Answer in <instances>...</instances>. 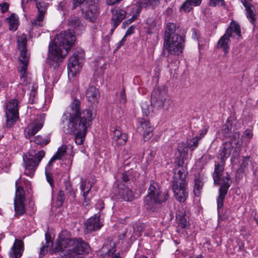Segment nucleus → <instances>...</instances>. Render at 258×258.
<instances>
[{
    "mask_svg": "<svg viewBox=\"0 0 258 258\" xmlns=\"http://www.w3.org/2000/svg\"><path fill=\"white\" fill-rule=\"evenodd\" d=\"M81 102L75 98L62 116V131L66 134H75V141L77 145L83 144L88 128L93 120L91 111L81 110Z\"/></svg>",
    "mask_w": 258,
    "mask_h": 258,
    "instance_id": "1",
    "label": "nucleus"
},
{
    "mask_svg": "<svg viewBox=\"0 0 258 258\" xmlns=\"http://www.w3.org/2000/svg\"><path fill=\"white\" fill-rule=\"evenodd\" d=\"M76 40L73 33H58L50 42L46 63L55 68L66 57Z\"/></svg>",
    "mask_w": 258,
    "mask_h": 258,
    "instance_id": "2",
    "label": "nucleus"
},
{
    "mask_svg": "<svg viewBox=\"0 0 258 258\" xmlns=\"http://www.w3.org/2000/svg\"><path fill=\"white\" fill-rule=\"evenodd\" d=\"M167 192H162L161 186L158 182L151 180L148 189V195L144 198L145 206L151 212L159 209L163 203L168 198Z\"/></svg>",
    "mask_w": 258,
    "mask_h": 258,
    "instance_id": "3",
    "label": "nucleus"
},
{
    "mask_svg": "<svg viewBox=\"0 0 258 258\" xmlns=\"http://www.w3.org/2000/svg\"><path fill=\"white\" fill-rule=\"evenodd\" d=\"M185 43L183 33H164L163 46V55H179L183 52Z\"/></svg>",
    "mask_w": 258,
    "mask_h": 258,
    "instance_id": "4",
    "label": "nucleus"
},
{
    "mask_svg": "<svg viewBox=\"0 0 258 258\" xmlns=\"http://www.w3.org/2000/svg\"><path fill=\"white\" fill-rule=\"evenodd\" d=\"M187 173L182 167L175 169L172 180V191L175 199L180 203H184L188 197L186 180Z\"/></svg>",
    "mask_w": 258,
    "mask_h": 258,
    "instance_id": "5",
    "label": "nucleus"
},
{
    "mask_svg": "<svg viewBox=\"0 0 258 258\" xmlns=\"http://www.w3.org/2000/svg\"><path fill=\"white\" fill-rule=\"evenodd\" d=\"M17 45L20 51L19 58L20 61L19 72L20 74V78L22 79L26 76V71L29 60V54H28L27 52V38L24 33L18 36Z\"/></svg>",
    "mask_w": 258,
    "mask_h": 258,
    "instance_id": "6",
    "label": "nucleus"
},
{
    "mask_svg": "<svg viewBox=\"0 0 258 258\" xmlns=\"http://www.w3.org/2000/svg\"><path fill=\"white\" fill-rule=\"evenodd\" d=\"M45 154V152L41 150L38 152L34 155L30 153L28 154V155H23V160L25 168L24 174L27 176L32 177Z\"/></svg>",
    "mask_w": 258,
    "mask_h": 258,
    "instance_id": "7",
    "label": "nucleus"
},
{
    "mask_svg": "<svg viewBox=\"0 0 258 258\" xmlns=\"http://www.w3.org/2000/svg\"><path fill=\"white\" fill-rule=\"evenodd\" d=\"M166 93L165 90L159 88L153 90L151 94V105L158 109L168 110L172 106L173 102L166 98Z\"/></svg>",
    "mask_w": 258,
    "mask_h": 258,
    "instance_id": "8",
    "label": "nucleus"
},
{
    "mask_svg": "<svg viewBox=\"0 0 258 258\" xmlns=\"http://www.w3.org/2000/svg\"><path fill=\"white\" fill-rule=\"evenodd\" d=\"M80 7L84 18L90 22H94L99 14L97 4L94 1H86L82 2Z\"/></svg>",
    "mask_w": 258,
    "mask_h": 258,
    "instance_id": "9",
    "label": "nucleus"
},
{
    "mask_svg": "<svg viewBox=\"0 0 258 258\" xmlns=\"http://www.w3.org/2000/svg\"><path fill=\"white\" fill-rule=\"evenodd\" d=\"M18 101L17 99L10 100L7 104L6 115V125L11 127L16 122L18 118Z\"/></svg>",
    "mask_w": 258,
    "mask_h": 258,
    "instance_id": "10",
    "label": "nucleus"
},
{
    "mask_svg": "<svg viewBox=\"0 0 258 258\" xmlns=\"http://www.w3.org/2000/svg\"><path fill=\"white\" fill-rule=\"evenodd\" d=\"M73 243H74V239L71 238L69 232L67 230L62 231L56 240L55 246L53 251L57 252L63 251L66 248L71 249Z\"/></svg>",
    "mask_w": 258,
    "mask_h": 258,
    "instance_id": "11",
    "label": "nucleus"
},
{
    "mask_svg": "<svg viewBox=\"0 0 258 258\" xmlns=\"http://www.w3.org/2000/svg\"><path fill=\"white\" fill-rule=\"evenodd\" d=\"M36 5L38 12V15L32 22V30L36 31L37 27H42L43 25V20L48 4L42 0H35Z\"/></svg>",
    "mask_w": 258,
    "mask_h": 258,
    "instance_id": "12",
    "label": "nucleus"
},
{
    "mask_svg": "<svg viewBox=\"0 0 258 258\" xmlns=\"http://www.w3.org/2000/svg\"><path fill=\"white\" fill-rule=\"evenodd\" d=\"M239 135L238 132L235 133L231 141L226 142L223 144L219 151L221 160L223 159L225 161L233 151H236V147L238 144V140H237L236 138H239Z\"/></svg>",
    "mask_w": 258,
    "mask_h": 258,
    "instance_id": "13",
    "label": "nucleus"
},
{
    "mask_svg": "<svg viewBox=\"0 0 258 258\" xmlns=\"http://www.w3.org/2000/svg\"><path fill=\"white\" fill-rule=\"evenodd\" d=\"M90 249L89 245L80 238H75L72 247L69 250L71 256H74L75 254H83L88 253Z\"/></svg>",
    "mask_w": 258,
    "mask_h": 258,
    "instance_id": "14",
    "label": "nucleus"
},
{
    "mask_svg": "<svg viewBox=\"0 0 258 258\" xmlns=\"http://www.w3.org/2000/svg\"><path fill=\"white\" fill-rule=\"evenodd\" d=\"M44 121V114L40 115L37 117L33 123L28 125L25 130V136L27 138L35 135L43 126Z\"/></svg>",
    "mask_w": 258,
    "mask_h": 258,
    "instance_id": "15",
    "label": "nucleus"
},
{
    "mask_svg": "<svg viewBox=\"0 0 258 258\" xmlns=\"http://www.w3.org/2000/svg\"><path fill=\"white\" fill-rule=\"evenodd\" d=\"M153 127L150 122L144 118H139L137 132L142 135L145 139L148 140L153 136Z\"/></svg>",
    "mask_w": 258,
    "mask_h": 258,
    "instance_id": "16",
    "label": "nucleus"
},
{
    "mask_svg": "<svg viewBox=\"0 0 258 258\" xmlns=\"http://www.w3.org/2000/svg\"><path fill=\"white\" fill-rule=\"evenodd\" d=\"M68 65L69 76L71 74L74 76L75 74L79 72L82 68L80 57L75 53L70 57Z\"/></svg>",
    "mask_w": 258,
    "mask_h": 258,
    "instance_id": "17",
    "label": "nucleus"
},
{
    "mask_svg": "<svg viewBox=\"0 0 258 258\" xmlns=\"http://www.w3.org/2000/svg\"><path fill=\"white\" fill-rule=\"evenodd\" d=\"M117 196L118 199H121L124 201L131 202L134 200L135 195L133 191L124 184L118 185V192Z\"/></svg>",
    "mask_w": 258,
    "mask_h": 258,
    "instance_id": "18",
    "label": "nucleus"
},
{
    "mask_svg": "<svg viewBox=\"0 0 258 258\" xmlns=\"http://www.w3.org/2000/svg\"><path fill=\"white\" fill-rule=\"evenodd\" d=\"M102 226V224L100 221V216H95L89 218L85 223V232L90 233L92 231L100 229Z\"/></svg>",
    "mask_w": 258,
    "mask_h": 258,
    "instance_id": "19",
    "label": "nucleus"
},
{
    "mask_svg": "<svg viewBox=\"0 0 258 258\" xmlns=\"http://www.w3.org/2000/svg\"><path fill=\"white\" fill-rule=\"evenodd\" d=\"M140 12L141 8L139 7H136L134 13L132 16V17L127 20H125L123 22L122 25V27L124 28L128 27V29L126 32H134L136 30H138V25H132L131 26H129V25L131 23H132L134 20L137 19V18L139 15Z\"/></svg>",
    "mask_w": 258,
    "mask_h": 258,
    "instance_id": "20",
    "label": "nucleus"
},
{
    "mask_svg": "<svg viewBox=\"0 0 258 258\" xmlns=\"http://www.w3.org/2000/svg\"><path fill=\"white\" fill-rule=\"evenodd\" d=\"M113 141L117 146H121L125 144L127 140V135L123 133L119 126H116L113 132Z\"/></svg>",
    "mask_w": 258,
    "mask_h": 258,
    "instance_id": "21",
    "label": "nucleus"
},
{
    "mask_svg": "<svg viewBox=\"0 0 258 258\" xmlns=\"http://www.w3.org/2000/svg\"><path fill=\"white\" fill-rule=\"evenodd\" d=\"M225 161L221 160L219 162L215 163L214 171L213 173V178L214 184L218 185L220 183V179L224 170Z\"/></svg>",
    "mask_w": 258,
    "mask_h": 258,
    "instance_id": "22",
    "label": "nucleus"
},
{
    "mask_svg": "<svg viewBox=\"0 0 258 258\" xmlns=\"http://www.w3.org/2000/svg\"><path fill=\"white\" fill-rule=\"evenodd\" d=\"M23 242L21 240L16 239L13 246L11 249L9 256L10 258H20L23 251Z\"/></svg>",
    "mask_w": 258,
    "mask_h": 258,
    "instance_id": "23",
    "label": "nucleus"
},
{
    "mask_svg": "<svg viewBox=\"0 0 258 258\" xmlns=\"http://www.w3.org/2000/svg\"><path fill=\"white\" fill-rule=\"evenodd\" d=\"M232 123L229 118L226 120V122L223 124L221 130L219 131V137L221 140H225L230 137L232 134Z\"/></svg>",
    "mask_w": 258,
    "mask_h": 258,
    "instance_id": "24",
    "label": "nucleus"
},
{
    "mask_svg": "<svg viewBox=\"0 0 258 258\" xmlns=\"http://www.w3.org/2000/svg\"><path fill=\"white\" fill-rule=\"evenodd\" d=\"M68 29L69 32H75L77 31H82L84 29V25L81 23V20L77 17H72L69 20Z\"/></svg>",
    "mask_w": 258,
    "mask_h": 258,
    "instance_id": "25",
    "label": "nucleus"
},
{
    "mask_svg": "<svg viewBox=\"0 0 258 258\" xmlns=\"http://www.w3.org/2000/svg\"><path fill=\"white\" fill-rule=\"evenodd\" d=\"M85 95L89 102L95 103L97 102L100 93L98 89L94 86H90L87 89Z\"/></svg>",
    "mask_w": 258,
    "mask_h": 258,
    "instance_id": "26",
    "label": "nucleus"
},
{
    "mask_svg": "<svg viewBox=\"0 0 258 258\" xmlns=\"http://www.w3.org/2000/svg\"><path fill=\"white\" fill-rule=\"evenodd\" d=\"M232 36V33H225L218 42V47L222 48L225 53H227L229 51L230 43V38Z\"/></svg>",
    "mask_w": 258,
    "mask_h": 258,
    "instance_id": "27",
    "label": "nucleus"
},
{
    "mask_svg": "<svg viewBox=\"0 0 258 258\" xmlns=\"http://www.w3.org/2000/svg\"><path fill=\"white\" fill-rule=\"evenodd\" d=\"M221 184L219 191L227 194L229 188L231 184V180L230 178L229 175L226 173V175L222 177L220 179V183Z\"/></svg>",
    "mask_w": 258,
    "mask_h": 258,
    "instance_id": "28",
    "label": "nucleus"
},
{
    "mask_svg": "<svg viewBox=\"0 0 258 258\" xmlns=\"http://www.w3.org/2000/svg\"><path fill=\"white\" fill-rule=\"evenodd\" d=\"M6 22L8 24L9 29L12 31L17 30L19 25V17L15 14H12L6 20Z\"/></svg>",
    "mask_w": 258,
    "mask_h": 258,
    "instance_id": "29",
    "label": "nucleus"
},
{
    "mask_svg": "<svg viewBox=\"0 0 258 258\" xmlns=\"http://www.w3.org/2000/svg\"><path fill=\"white\" fill-rule=\"evenodd\" d=\"M25 200H14L15 215L17 216L23 215L25 212L24 202Z\"/></svg>",
    "mask_w": 258,
    "mask_h": 258,
    "instance_id": "30",
    "label": "nucleus"
},
{
    "mask_svg": "<svg viewBox=\"0 0 258 258\" xmlns=\"http://www.w3.org/2000/svg\"><path fill=\"white\" fill-rule=\"evenodd\" d=\"M112 19L117 20L118 22H121L125 17L126 13L125 10L119 7H115L112 10Z\"/></svg>",
    "mask_w": 258,
    "mask_h": 258,
    "instance_id": "31",
    "label": "nucleus"
},
{
    "mask_svg": "<svg viewBox=\"0 0 258 258\" xmlns=\"http://www.w3.org/2000/svg\"><path fill=\"white\" fill-rule=\"evenodd\" d=\"M67 148L65 145H62L58 148L55 154L52 157L49 161L47 166H51V164L56 160H60L66 153Z\"/></svg>",
    "mask_w": 258,
    "mask_h": 258,
    "instance_id": "32",
    "label": "nucleus"
},
{
    "mask_svg": "<svg viewBox=\"0 0 258 258\" xmlns=\"http://www.w3.org/2000/svg\"><path fill=\"white\" fill-rule=\"evenodd\" d=\"M176 220L178 226L182 228L186 227L188 225L185 211L179 212L178 214H177Z\"/></svg>",
    "mask_w": 258,
    "mask_h": 258,
    "instance_id": "33",
    "label": "nucleus"
},
{
    "mask_svg": "<svg viewBox=\"0 0 258 258\" xmlns=\"http://www.w3.org/2000/svg\"><path fill=\"white\" fill-rule=\"evenodd\" d=\"M70 7H71V9L73 10L72 9V0H62L58 4L57 9L58 11L63 12V14H64L68 11V10Z\"/></svg>",
    "mask_w": 258,
    "mask_h": 258,
    "instance_id": "34",
    "label": "nucleus"
},
{
    "mask_svg": "<svg viewBox=\"0 0 258 258\" xmlns=\"http://www.w3.org/2000/svg\"><path fill=\"white\" fill-rule=\"evenodd\" d=\"M45 244L40 248V255L43 256L48 251V248L52 245L53 242L51 240V236L47 233L45 235Z\"/></svg>",
    "mask_w": 258,
    "mask_h": 258,
    "instance_id": "35",
    "label": "nucleus"
},
{
    "mask_svg": "<svg viewBox=\"0 0 258 258\" xmlns=\"http://www.w3.org/2000/svg\"><path fill=\"white\" fill-rule=\"evenodd\" d=\"M203 186V182L202 179L200 177H196L195 179V184L194 186V192L196 196H200Z\"/></svg>",
    "mask_w": 258,
    "mask_h": 258,
    "instance_id": "36",
    "label": "nucleus"
},
{
    "mask_svg": "<svg viewBox=\"0 0 258 258\" xmlns=\"http://www.w3.org/2000/svg\"><path fill=\"white\" fill-rule=\"evenodd\" d=\"M139 3L146 7L154 9L160 3L161 0H138Z\"/></svg>",
    "mask_w": 258,
    "mask_h": 258,
    "instance_id": "37",
    "label": "nucleus"
},
{
    "mask_svg": "<svg viewBox=\"0 0 258 258\" xmlns=\"http://www.w3.org/2000/svg\"><path fill=\"white\" fill-rule=\"evenodd\" d=\"M245 10L246 11L247 17L249 19L251 23L254 25L256 21L255 15L253 12V10H254V7L251 5L248 7H246Z\"/></svg>",
    "mask_w": 258,
    "mask_h": 258,
    "instance_id": "38",
    "label": "nucleus"
},
{
    "mask_svg": "<svg viewBox=\"0 0 258 258\" xmlns=\"http://www.w3.org/2000/svg\"><path fill=\"white\" fill-rule=\"evenodd\" d=\"M188 146L186 144L184 143H179L177 147V151L180 154V157L184 158L188 152Z\"/></svg>",
    "mask_w": 258,
    "mask_h": 258,
    "instance_id": "39",
    "label": "nucleus"
},
{
    "mask_svg": "<svg viewBox=\"0 0 258 258\" xmlns=\"http://www.w3.org/2000/svg\"><path fill=\"white\" fill-rule=\"evenodd\" d=\"M225 32H241L240 26L236 22L232 21Z\"/></svg>",
    "mask_w": 258,
    "mask_h": 258,
    "instance_id": "40",
    "label": "nucleus"
},
{
    "mask_svg": "<svg viewBox=\"0 0 258 258\" xmlns=\"http://www.w3.org/2000/svg\"><path fill=\"white\" fill-rule=\"evenodd\" d=\"M227 194L219 191V196L217 199V210L218 213H220V210L223 207V202Z\"/></svg>",
    "mask_w": 258,
    "mask_h": 258,
    "instance_id": "41",
    "label": "nucleus"
},
{
    "mask_svg": "<svg viewBox=\"0 0 258 258\" xmlns=\"http://www.w3.org/2000/svg\"><path fill=\"white\" fill-rule=\"evenodd\" d=\"M200 138H198L195 137L193 138L191 140H187L186 143L188 146V148L191 151H193L199 145V141H200Z\"/></svg>",
    "mask_w": 258,
    "mask_h": 258,
    "instance_id": "42",
    "label": "nucleus"
},
{
    "mask_svg": "<svg viewBox=\"0 0 258 258\" xmlns=\"http://www.w3.org/2000/svg\"><path fill=\"white\" fill-rule=\"evenodd\" d=\"M15 200H25V197L24 195V190L21 186L17 187L16 186V190L15 194Z\"/></svg>",
    "mask_w": 258,
    "mask_h": 258,
    "instance_id": "43",
    "label": "nucleus"
},
{
    "mask_svg": "<svg viewBox=\"0 0 258 258\" xmlns=\"http://www.w3.org/2000/svg\"><path fill=\"white\" fill-rule=\"evenodd\" d=\"M50 139L47 138L46 139H43L40 136H37L35 137L34 140V142L37 145L44 146L48 144L50 142Z\"/></svg>",
    "mask_w": 258,
    "mask_h": 258,
    "instance_id": "44",
    "label": "nucleus"
},
{
    "mask_svg": "<svg viewBox=\"0 0 258 258\" xmlns=\"http://www.w3.org/2000/svg\"><path fill=\"white\" fill-rule=\"evenodd\" d=\"M179 31V27L176 24L168 23L166 25V30L164 32H176Z\"/></svg>",
    "mask_w": 258,
    "mask_h": 258,
    "instance_id": "45",
    "label": "nucleus"
},
{
    "mask_svg": "<svg viewBox=\"0 0 258 258\" xmlns=\"http://www.w3.org/2000/svg\"><path fill=\"white\" fill-rule=\"evenodd\" d=\"M64 192L62 190H60L57 195L56 200V205L58 207H60L62 205L64 200Z\"/></svg>",
    "mask_w": 258,
    "mask_h": 258,
    "instance_id": "46",
    "label": "nucleus"
},
{
    "mask_svg": "<svg viewBox=\"0 0 258 258\" xmlns=\"http://www.w3.org/2000/svg\"><path fill=\"white\" fill-rule=\"evenodd\" d=\"M192 6L190 1L186 0L182 5L181 8L183 9L185 12H189L192 9Z\"/></svg>",
    "mask_w": 258,
    "mask_h": 258,
    "instance_id": "47",
    "label": "nucleus"
},
{
    "mask_svg": "<svg viewBox=\"0 0 258 258\" xmlns=\"http://www.w3.org/2000/svg\"><path fill=\"white\" fill-rule=\"evenodd\" d=\"M220 3L221 7H224L226 6L224 0H210V5L212 7H216Z\"/></svg>",
    "mask_w": 258,
    "mask_h": 258,
    "instance_id": "48",
    "label": "nucleus"
},
{
    "mask_svg": "<svg viewBox=\"0 0 258 258\" xmlns=\"http://www.w3.org/2000/svg\"><path fill=\"white\" fill-rule=\"evenodd\" d=\"M126 102V95L125 93V89L123 88L120 93L119 102L120 104H124Z\"/></svg>",
    "mask_w": 258,
    "mask_h": 258,
    "instance_id": "49",
    "label": "nucleus"
},
{
    "mask_svg": "<svg viewBox=\"0 0 258 258\" xmlns=\"http://www.w3.org/2000/svg\"><path fill=\"white\" fill-rule=\"evenodd\" d=\"M131 33H125L124 36L122 38V39L118 43L116 48L114 50V52L117 51L121 46L124 45V42L125 41V38L127 36L130 35Z\"/></svg>",
    "mask_w": 258,
    "mask_h": 258,
    "instance_id": "50",
    "label": "nucleus"
},
{
    "mask_svg": "<svg viewBox=\"0 0 258 258\" xmlns=\"http://www.w3.org/2000/svg\"><path fill=\"white\" fill-rule=\"evenodd\" d=\"M141 107H142L143 114L146 116L149 115L150 111L149 107H148V105L147 104H146V103H143L142 104Z\"/></svg>",
    "mask_w": 258,
    "mask_h": 258,
    "instance_id": "51",
    "label": "nucleus"
},
{
    "mask_svg": "<svg viewBox=\"0 0 258 258\" xmlns=\"http://www.w3.org/2000/svg\"><path fill=\"white\" fill-rule=\"evenodd\" d=\"M208 128V127L205 126L203 127V129L200 131L199 135L196 136L198 138H200V140H201L207 133Z\"/></svg>",
    "mask_w": 258,
    "mask_h": 258,
    "instance_id": "52",
    "label": "nucleus"
},
{
    "mask_svg": "<svg viewBox=\"0 0 258 258\" xmlns=\"http://www.w3.org/2000/svg\"><path fill=\"white\" fill-rule=\"evenodd\" d=\"M89 186L87 185V181L85 179L83 178H81V184H80V189L81 190H84L87 189V187Z\"/></svg>",
    "mask_w": 258,
    "mask_h": 258,
    "instance_id": "53",
    "label": "nucleus"
},
{
    "mask_svg": "<svg viewBox=\"0 0 258 258\" xmlns=\"http://www.w3.org/2000/svg\"><path fill=\"white\" fill-rule=\"evenodd\" d=\"M111 21L113 28L110 29V32H113L115 28L118 25V24L120 22H118V20H113L112 18L111 19Z\"/></svg>",
    "mask_w": 258,
    "mask_h": 258,
    "instance_id": "54",
    "label": "nucleus"
},
{
    "mask_svg": "<svg viewBox=\"0 0 258 258\" xmlns=\"http://www.w3.org/2000/svg\"><path fill=\"white\" fill-rule=\"evenodd\" d=\"M2 13H5L9 9V5L7 3H4L2 5H0Z\"/></svg>",
    "mask_w": 258,
    "mask_h": 258,
    "instance_id": "55",
    "label": "nucleus"
},
{
    "mask_svg": "<svg viewBox=\"0 0 258 258\" xmlns=\"http://www.w3.org/2000/svg\"><path fill=\"white\" fill-rule=\"evenodd\" d=\"M121 178L124 182L128 181L130 179V175L126 172L122 174Z\"/></svg>",
    "mask_w": 258,
    "mask_h": 258,
    "instance_id": "56",
    "label": "nucleus"
},
{
    "mask_svg": "<svg viewBox=\"0 0 258 258\" xmlns=\"http://www.w3.org/2000/svg\"><path fill=\"white\" fill-rule=\"evenodd\" d=\"M91 185H90V186H87V189H85L84 190H82V196L83 197H85V196H88L91 189Z\"/></svg>",
    "mask_w": 258,
    "mask_h": 258,
    "instance_id": "57",
    "label": "nucleus"
},
{
    "mask_svg": "<svg viewBox=\"0 0 258 258\" xmlns=\"http://www.w3.org/2000/svg\"><path fill=\"white\" fill-rule=\"evenodd\" d=\"M128 152L129 151L126 150H124L122 151V154L124 159H128L131 157V154H129Z\"/></svg>",
    "mask_w": 258,
    "mask_h": 258,
    "instance_id": "58",
    "label": "nucleus"
},
{
    "mask_svg": "<svg viewBox=\"0 0 258 258\" xmlns=\"http://www.w3.org/2000/svg\"><path fill=\"white\" fill-rule=\"evenodd\" d=\"M189 1L191 4L194 7L199 6L202 3V0H190Z\"/></svg>",
    "mask_w": 258,
    "mask_h": 258,
    "instance_id": "59",
    "label": "nucleus"
},
{
    "mask_svg": "<svg viewBox=\"0 0 258 258\" xmlns=\"http://www.w3.org/2000/svg\"><path fill=\"white\" fill-rule=\"evenodd\" d=\"M247 165H248V159L244 158L240 165V168L242 169H243L244 168H245L247 166Z\"/></svg>",
    "mask_w": 258,
    "mask_h": 258,
    "instance_id": "60",
    "label": "nucleus"
},
{
    "mask_svg": "<svg viewBox=\"0 0 258 258\" xmlns=\"http://www.w3.org/2000/svg\"><path fill=\"white\" fill-rule=\"evenodd\" d=\"M83 205L85 206H87L90 203V199L88 196L83 197Z\"/></svg>",
    "mask_w": 258,
    "mask_h": 258,
    "instance_id": "61",
    "label": "nucleus"
},
{
    "mask_svg": "<svg viewBox=\"0 0 258 258\" xmlns=\"http://www.w3.org/2000/svg\"><path fill=\"white\" fill-rule=\"evenodd\" d=\"M115 251L116 250L114 248H109L106 252H105V253L109 256L111 254H113L115 252Z\"/></svg>",
    "mask_w": 258,
    "mask_h": 258,
    "instance_id": "62",
    "label": "nucleus"
},
{
    "mask_svg": "<svg viewBox=\"0 0 258 258\" xmlns=\"http://www.w3.org/2000/svg\"><path fill=\"white\" fill-rule=\"evenodd\" d=\"M244 135L248 138H251L252 137V134L250 130H246L244 132Z\"/></svg>",
    "mask_w": 258,
    "mask_h": 258,
    "instance_id": "63",
    "label": "nucleus"
},
{
    "mask_svg": "<svg viewBox=\"0 0 258 258\" xmlns=\"http://www.w3.org/2000/svg\"><path fill=\"white\" fill-rule=\"evenodd\" d=\"M46 176L47 181L50 183L51 185H52L53 184V179L52 177L47 173H46Z\"/></svg>",
    "mask_w": 258,
    "mask_h": 258,
    "instance_id": "64",
    "label": "nucleus"
}]
</instances>
